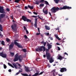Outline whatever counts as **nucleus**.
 Returning <instances> with one entry per match:
<instances>
[{"label": "nucleus", "mask_w": 76, "mask_h": 76, "mask_svg": "<svg viewBox=\"0 0 76 76\" xmlns=\"http://www.w3.org/2000/svg\"><path fill=\"white\" fill-rule=\"evenodd\" d=\"M36 51H37V52L39 51V48L36 49Z\"/></svg>", "instance_id": "58836bf2"}, {"label": "nucleus", "mask_w": 76, "mask_h": 76, "mask_svg": "<svg viewBox=\"0 0 76 76\" xmlns=\"http://www.w3.org/2000/svg\"><path fill=\"white\" fill-rule=\"evenodd\" d=\"M42 47L43 49V52H44L45 51V47L44 46H42Z\"/></svg>", "instance_id": "c85d7f7f"}, {"label": "nucleus", "mask_w": 76, "mask_h": 76, "mask_svg": "<svg viewBox=\"0 0 76 76\" xmlns=\"http://www.w3.org/2000/svg\"><path fill=\"white\" fill-rule=\"evenodd\" d=\"M44 6V4H40L39 5V7H43Z\"/></svg>", "instance_id": "f704fd0d"}, {"label": "nucleus", "mask_w": 76, "mask_h": 76, "mask_svg": "<svg viewBox=\"0 0 76 76\" xmlns=\"http://www.w3.org/2000/svg\"><path fill=\"white\" fill-rule=\"evenodd\" d=\"M11 28L12 29L13 31L16 30V24L14 23L13 25H12L11 26Z\"/></svg>", "instance_id": "6e6552de"}, {"label": "nucleus", "mask_w": 76, "mask_h": 76, "mask_svg": "<svg viewBox=\"0 0 76 76\" xmlns=\"http://www.w3.org/2000/svg\"><path fill=\"white\" fill-rule=\"evenodd\" d=\"M45 4H46V5H49V3L47 1H45Z\"/></svg>", "instance_id": "7c9ffc66"}, {"label": "nucleus", "mask_w": 76, "mask_h": 76, "mask_svg": "<svg viewBox=\"0 0 76 76\" xmlns=\"http://www.w3.org/2000/svg\"><path fill=\"white\" fill-rule=\"evenodd\" d=\"M26 32L27 34H29V32H28V31L27 30H26Z\"/></svg>", "instance_id": "6e6d98bb"}, {"label": "nucleus", "mask_w": 76, "mask_h": 76, "mask_svg": "<svg viewBox=\"0 0 76 76\" xmlns=\"http://www.w3.org/2000/svg\"><path fill=\"white\" fill-rule=\"evenodd\" d=\"M22 19H23V20H24V21L25 22H26V21L27 18H26V17H25V16L23 15L22 16Z\"/></svg>", "instance_id": "f8f14e48"}, {"label": "nucleus", "mask_w": 76, "mask_h": 76, "mask_svg": "<svg viewBox=\"0 0 76 76\" xmlns=\"http://www.w3.org/2000/svg\"><path fill=\"white\" fill-rule=\"evenodd\" d=\"M60 71L61 73H63V72H64L67 71V69L66 68H61L60 70Z\"/></svg>", "instance_id": "1a4fd4ad"}, {"label": "nucleus", "mask_w": 76, "mask_h": 76, "mask_svg": "<svg viewBox=\"0 0 76 76\" xmlns=\"http://www.w3.org/2000/svg\"><path fill=\"white\" fill-rule=\"evenodd\" d=\"M23 28H24V30H26H26H27V29H26V28L25 26H23Z\"/></svg>", "instance_id": "c03bdc74"}, {"label": "nucleus", "mask_w": 76, "mask_h": 76, "mask_svg": "<svg viewBox=\"0 0 76 76\" xmlns=\"http://www.w3.org/2000/svg\"><path fill=\"white\" fill-rule=\"evenodd\" d=\"M26 21L27 22H31V20H29L28 18H27Z\"/></svg>", "instance_id": "a878e982"}, {"label": "nucleus", "mask_w": 76, "mask_h": 76, "mask_svg": "<svg viewBox=\"0 0 76 76\" xmlns=\"http://www.w3.org/2000/svg\"><path fill=\"white\" fill-rule=\"evenodd\" d=\"M6 16V15L4 14H1L0 15V18H4V17H5V16Z\"/></svg>", "instance_id": "dca6fc26"}, {"label": "nucleus", "mask_w": 76, "mask_h": 76, "mask_svg": "<svg viewBox=\"0 0 76 76\" xmlns=\"http://www.w3.org/2000/svg\"><path fill=\"white\" fill-rule=\"evenodd\" d=\"M54 1H55L56 3L57 4L58 3V1H60V0H54Z\"/></svg>", "instance_id": "c756f323"}, {"label": "nucleus", "mask_w": 76, "mask_h": 76, "mask_svg": "<svg viewBox=\"0 0 76 76\" xmlns=\"http://www.w3.org/2000/svg\"><path fill=\"white\" fill-rule=\"evenodd\" d=\"M11 18L13 20V15H12L11 16Z\"/></svg>", "instance_id": "4d7b16f0"}, {"label": "nucleus", "mask_w": 76, "mask_h": 76, "mask_svg": "<svg viewBox=\"0 0 76 76\" xmlns=\"http://www.w3.org/2000/svg\"><path fill=\"white\" fill-rule=\"evenodd\" d=\"M8 72H12V70H11V69H10L8 70Z\"/></svg>", "instance_id": "bf43d9fd"}, {"label": "nucleus", "mask_w": 76, "mask_h": 76, "mask_svg": "<svg viewBox=\"0 0 76 76\" xmlns=\"http://www.w3.org/2000/svg\"><path fill=\"white\" fill-rule=\"evenodd\" d=\"M45 42H44L42 41L41 42V44H43Z\"/></svg>", "instance_id": "69168bd1"}, {"label": "nucleus", "mask_w": 76, "mask_h": 76, "mask_svg": "<svg viewBox=\"0 0 76 76\" xmlns=\"http://www.w3.org/2000/svg\"><path fill=\"white\" fill-rule=\"evenodd\" d=\"M0 31H3V28L2 27L0 28Z\"/></svg>", "instance_id": "3c124183"}, {"label": "nucleus", "mask_w": 76, "mask_h": 76, "mask_svg": "<svg viewBox=\"0 0 76 76\" xmlns=\"http://www.w3.org/2000/svg\"><path fill=\"white\" fill-rule=\"evenodd\" d=\"M49 38H50V40H53V38L51 37H49Z\"/></svg>", "instance_id": "e2e57ef3"}, {"label": "nucleus", "mask_w": 76, "mask_h": 76, "mask_svg": "<svg viewBox=\"0 0 76 76\" xmlns=\"http://www.w3.org/2000/svg\"><path fill=\"white\" fill-rule=\"evenodd\" d=\"M63 58L61 56L59 55V56H58V57L57 59L58 60H60L61 61L62 60H63Z\"/></svg>", "instance_id": "ddd939ff"}, {"label": "nucleus", "mask_w": 76, "mask_h": 76, "mask_svg": "<svg viewBox=\"0 0 76 76\" xmlns=\"http://www.w3.org/2000/svg\"><path fill=\"white\" fill-rule=\"evenodd\" d=\"M33 13L34 14V15H38V13L35 12H33Z\"/></svg>", "instance_id": "a18cd8bd"}, {"label": "nucleus", "mask_w": 76, "mask_h": 76, "mask_svg": "<svg viewBox=\"0 0 76 76\" xmlns=\"http://www.w3.org/2000/svg\"><path fill=\"white\" fill-rule=\"evenodd\" d=\"M47 66H48V67L49 68H50V64H48V65H47Z\"/></svg>", "instance_id": "09e8293b"}, {"label": "nucleus", "mask_w": 76, "mask_h": 76, "mask_svg": "<svg viewBox=\"0 0 76 76\" xmlns=\"http://www.w3.org/2000/svg\"><path fill=\"white\" fill-rule=\"evenodd\" d=\"M58 74V73H57V72H54V73H53V76H56V75Z\"/></svg>", "instance_id": "393cba45"}, {"label": "nucleus", "mask_w": 76, "mask_h": 76, "mask_svg": "<svg viewBox=\"0 0 76 76\" xmlns=\"http://www.w3.org/2000/svg\"><path fill=\"white\" fill-rule=\"evenodd\" d=\"M21 75H22V76H28V74H27L26 73L23 74L22 73H21Z\"/></svg>", "instance_id": "b1692460"}, {"label": "nucleus", "mask_w": 76, "mask_h": 76, "mask_svg": "<svg viewBox=\"0 0 76 76\" xmlns=\"http://www.w3.org/2000/svg\"><path fill=\"white\" fill-rule=\"evenodd\" d=\"M37 17H38L39 18V19H41V20H42V19L41 18H40V17H39V15H38V16H37Z\"/></svg>", "instance_id": "864d4df0"}, {"label": "nucleus", "mask_w": 76, "mask_h": 76, "mask_svg": "<svg viewBox=\"0 0 76 76\" xmlns=\"http://www.w3.org/2000/svg\"><path fill=\"white\" fill-rule=\"evenodd\" d=\"M10 40L8 38H6V41L7 42H10Z\"/></svg>", "instance_id": "473e14b6"}, {"label": "nucleus", "mask_w": 76, "mask_h": 76, "mask_svg": "<svg viewBox=\"0 0 76 76\" xmlns=\"http://www.w3.org/2000/svg\"><path fill=\"white\" fill-rule=\"evenodd\" d=\"M46 44H47V42H45L43 43V45H44V47H45V45H46Z\"/></svg>", "instance_id": "79ce46f5"}, {"label": "nucleus", "mask_w": 76, "mask_h": 76, "mask_svg": "<svg viewBox=\"0 0 76 76\" xmlns=\"http://www.w3.org/2000/svg\"><path fill=\"white\" fill-rule=\"evenodd\" d=\"M57 48H58V51H60L61 50V49H60V47L57 46Z\"/></svg>", "instance_id": "a19ab883"}, {"label": "nucleus", "mask_w": 76, "mask_h": 76, "mask_svg": "<svg viewBox=\"0 0 76 76\" xmlns=\"http://www.w3.org/2000/svg\"><path fill=\"white\" fill-rule=\"evenodd\" d=\"M43 57H44V58H45V57H46V55H45V54H44L43 55Z\"/></svg>", "instance_id": "0e129e2a"}, {"label": "nucleus", "mask_w": 76, "mask_h": 76, "mask_svg": "<svg viewBox=\"0 0 76 76\" xmlns=\"http://www.w3.org/2000/svg\"><path fill=\"white\" fill-rule=\"evenodd\" d=\"M24 38L26 39H27L28 38V37H27V36H26V35H25L24 36Z\"/></svg>", "instance_id": "8fccbe9b"}, {"label": "nucleus", "mask_w": 76, "mask_h": 76, "mask_svg": "<svg viewBox=\"0 0 76 76\" xmlns=\"http://www.w3.org/2000/svg\"><path fill=\"white\" fill-rule=\"evenodd\" d=\"M71 7H69L67 6H64L63 7H61L59 8L58 7H52L50 10V11L52 13H56L57 11L60 10H65L66 9H71Z\"/></svg>", "instance_id": "f257e3e1"}, {"label": "nucleus", "mask_w": 76, "mask_h": 76, "mask_svg": "<svg viewBox=\"0 0 76 76\" xmlns=\"http://www.w3.org/2000/svg\"><path fill=\"white\" fill-rule=\"evenodd\" d=\"M55 36L56 38H57H57H58V35H55Z\"/></svg>", "instance_id": "37998d69"}, {"label": "nucleus", "mask_w": 76, "mask_h": 76, "mask_svg": "<svg viewBox=\"0 0 76 76\" xmlns=\"http://www.w3.org/2000/svg\"><path fill=\"white\" fill-rule=\"evenodd\" d=\"M45 29H46V30H50V27L48 26H47V25H45Z\"/></svg>", "instance_id": "2eb2a0df"}, {"label": "nucleus", "mask_w": 76, "mask_h": 76, "mask_svg": "<svg viewBox=\"0 0 76 76\" xmlns=\"http://www.w3.org/2000/svg\"><path fill=\"white\" fill-rule=\"evenodd\" d=\"M12 65L14 66L15 69H17V65L15 63H13L12 64Z\"/></svg>", "instance_id": "a211bd4d"}, {"label": "nucleus", "mask_w": 76, "mask_h": 76, "mask_svg": "<svg viewBox=\"0 0 76 76\" xmlns=\"http://www.w3.org/2000/svg\"><path fill=\"white\" fill-rule=\"evenodd\" d=\"M47 46L48 47V48L49 49H50V48H52V45H49Z\"/></svg>", "instance_id": "aec40b11"}, {"label": "nucleus", "mask_w": 76, "mask_h": 76, "mask_svg": "<svg viewBox=\"0 0 76 76\" xmlns=\"http://www.w3.org/2000/svg\"><path fill=\"white\" fill-rule=\"evenodd\" d=\"M32 17L33 18H37V16H35L34 15H33L32 16Z\"/></svg>", "instance_id": "13d9d810"}, {"label": "nucleus", "mask_w": 76, "mask_h": 76, "mask_svg": "<svg viewBox=\"0 0 76 76\" xmlns=\"http://www.w3.org/2000/svg\"><path fill=\"white\" fill-rule=\"evenodd\" d=\"M46 35H47L48 36V35H49V33H46Z\"/></svg>", "instance_id": "680f3d73"}, {"label": "nucleus", "mask_w": 76, "mask_h": 76, "mask_svg": "<svg viewBox=\"0 0 76 76\" xmlns=\"http://www.w3.org/2000/svg\"><path fill=\"white\" fill-rule=\"evenodd\" d=\"M18 72L19 73H22V69L21 70H19Z\"/></svg>", "instance_id": "603ef678"}, {"label": "nucleus", "mask_w": 76, "mask_h": 76, "mask_svg": "<svg viewBox=\"0 0 76 76\" xmlns=\"http://www.w3.org/2000/svg\"><path fill=\"white\" fill-rule=\"evenodd\" d=\"M18 53H17L15 56V58L14 59V61H18L19 60V61L20 62H22V60H23V58L22 57V56H18Z\"/></svg>", "instance_id": "f03ea898"}, {"label": "nucleus", "mask_w": 76, "mask_h": 76, "mask_svg": "<svg viewBox=\"0 0 76 76\" xmlns=\"http://www.w3.org/2000/svg\"><path fill=\"white\" fill-rule=\"evenodd\" d=\"M44 73V72H42L39 74V72H38L37 73H35L34 75H32V76H39V75H42V73Z\"/></svg>", "instance_id": "0eeeda50"}, {"label": "nucleus", "mask_w": 76, "mask_h": 76, "mask_svg": "<svg viewBox=\"0 0 76 76\" xmlns=\"http://www.w3.org/2000/svg\"><path fill=\"white\" fill-rule=\"evenodd\" d=\"M6 10L8 11V12H9L10 11V9L8 8L6 9Z\"/></svg>", "instance_id": "de8ad7c7"}, {"label": "nucleus", "mask_w": 76, "mask_h": 76, "mask_svg": "<svg viewBox=\"0 0 76 76\" xmlns=\"http://www.w3.org/2000/svg\"><path fill=\"white\" fill-rule=\"evenodd\" d=\"M56 72V70L55 69H54L52 71V72H53V73H56V72Z\"/></svg>", "instance_id": "49530a36"}, {"label": "nucleus", "mask_w": 76, "mask_h": 76, "mask_svg": "<svg viewBox=\"0 0 76 76\" xmlns=\"http://www.w3.org/2000/svg\"><path fill=\"white\" fill-rule=\"evenodd\" d=\"M43 12L45 14V15H47V14H48V11L47 10H46L45 11L44 10H43Z\"/></svg>", "instance_id": "f3484780"}, {"label": "nucleus", "mask_w": 76, "mask_h": 76, "mask_svg": "<svg viewBox=\"0 0 76 76\" xmlns=\"http://www.w3.org/2000/svg\"><path fill=\"white\" fill-rule=\"evenodd\" d=\"M40 34V32H39V33H36V35H39Z\"/></svg>", "instance_id": "5fc2aeb1"}, {"label": "nucleus", "mask_w": 76, "mask_h": 76, "mask_svg": "<svg viewBox=\"0 0 76 76\" xmlns=\"http://www.w3.org/2000/svg\"><path fill=\"white\" fill-rule=\"evenodd\" d=\"M18 42V40H14V44L15 45H16L18 48H23V47L22 46V45H20L18 43V42Z\"/></svg>", "instance_id": "7ed1b4c3"}, {"label": "nucleus", "mask_w": 76, "mask_h": 76, "mask_svg": "<svg viewBox=\"0 0 76 76\" xmlns=\"http://www.w3.org/2000/svg\"><path fill=\"white\" fill-rule=\"evenodd\" d=\"M10 54L12 56V57H13L14 55H15V53H14L11 52H10Z\"/></svg>", "instance_id": "bb28decb"}, {"label": "nucleus", "mask_w": 76, "mask_h": 76, "mask_svg": "<svg viewBox=\"0 0 76 76\" xmlns=\"http://www.w3.org/2000/svg\"><path fill=\"white\" fill-rule=\"evenodd\" d=\"M39 51H42V46H41L39 48Z\"/></svg>", "instance_id": "cd10ccee"}, {"label": "nucleus", "mask_w": 76, "mask_h": 76, "mask_svg": "<svg viewBox=\"0 0 76 76\" xmlns=\"http://www.w3.org/2000/svg\"><path fill=\"white\" fill-rule=\"evenodd\" d=\"M20 0H15V3H19V1H20Z\"/></svg>", "instance_id": "72a5a7b5"}, {"label": "nucleus", "mask_w": 76, "mask_h": 76, "mask_svg": "<svg viewBox=\"0 0 76 76\" xmlns=\"http://www.w3.org/2000/svg\"><path fill=\"white\" fill-rule=\"evenodd\" d=\"M44 0H41L39 3H44Z\"/></svg>", "instance_id": "4c0bfd02"}, {"label": "nucleus", "mask_w": 76, "mask_h": 76, "mask_svg": "<svg viewBox=\"0 0 76 76\" xmlns=\"http://www.w3.org/2000/svg\"><path fill=\"white\" fill-rule=\"evenodd\" d=\"M24 8L26 9H28V7L27 6H25Z\"/></svg>", "instance_id": "052dcab7"}, {"label": "nucleus", "mask_w": 76, "mask_h": 76, "mask_svg": "<svg viewBox=\"0 0 76 76\" xmlns=\"http://www.w3.org/2000/svg\"><path fill=\"white\" fill-rule=\"evenodd\" d=\"M34 3L35 4H37V5H38V4H39V1L36 0L35 2H34Z\"/></svg>", "instance_id": "6ab92c4d"}, {"label": "nucleus", "mask_w": 76, "mask_h": 76, "mask_svg": "<svg viewBox=\"0 0 76 76\" xmlns=\"http://www.w3.org/2000/svg\"><path fill=\"white\" fill-rule=\"evenodd\" d=\"M56 44V45H60V44L58 43H57Z\"/></svg>", "instance_id": "774afa93"}, {"label": "nucleus", "mask_w": 76, "mask_h": 76, "mask_svg": "<svg viewBox=\"0 0 76 76\" xmlns=\"http://www.w3.org/2000/svg\"><path fill=\"white\" fill-rule=\"evenodd\" d=\"M23 51L24 52V53H26V49H23Z\"/></svg>", "instance_id": "e433bc0d"}, {"label": "nucleus", "mask_w": 76, "mask_h": 76, "mask_svg": "<svg viewBox=\"0 0 76 76\" xmlns=\"http://www.w3.org/2000/svg\"><path fill=\"white\" fill-rule=\"evenodd\" d=\"M38 19L36 18L35 19V23H37V20Z\"/></svg>", "instance_id": "ea45409f"}, {"label": "nucleus", "mask_w": 76, "mask_h": 76, "mask_svg": "<svg viewBox=\"0 0 76 76\" xmlns=\"http://www.w3.org/2000/svg\"><path fill=\"white\" fill-rule=\"evenodd\" d=\"M1 44L3 46L5 45V42H4V41H1Z\"/></svg>", "instance_id": "5701e85b"}, {"label": "nucleus", "mask_w": 76, "mask_h": 76, "mask_svg": "<svg viewBox=\"0 0 76 76\" xmlns=\"http://www.w3.org/2000/svg\"><path fill=\"white\" fill-rule=\"evenodd\" d=\"M0 56L3 57V58H6L7 57V55L6 54L3 53V52H0Z\"/></svg>", "instance_id": "423d86ee"}, {"label": "nucleus", "mask_w": 76, "mask_h": 76, "mask_svg": "<svg viewBox=\"0 0 76 76\" xmlns=\"http://www.w3.org/2000/svg\"><path fill=\"white\" fill-rule=\"evenodd\" d=\"M14 46V43H13V42L11 43V44H10V45L9 46V50H10V49H12V48H13Z\"/></svg>", "instance_id": "9b49d317"}, {"label": "nucleus", "mask_w": 76, "mask_h": 76, "mask_svg": "<svg viewBox=\"0 0 76 76\" xmlns=\"http://www.w3.org/2000/svg\"><path fill=\"white\" fill-rule=\"evenodd\" d=\"M3 66L4 69H6V68H7V66H6V65H5V64H4Z\"/></svg>", "instance_id": "c9c22d12"}, {"label": "nucleus", "mask_w": 76, "mask_h": 76, "mask_svg": "<svg viewBox=\"0 0 76 76\" xmlns=\"http://www.w3.org/2000/svg\"><path fill=\"white\" fill-rule=\"evenodd\" d=\"M34 26L36 28H37V23H35V24H34Z\"/></svg>", "instance_id": "2f4dec72"}, {"label": "nucleus", "mask_w": 76, "mask_h": 76, "mask_svg": "<svg viewBox=\"0 0 76 76\" xmlns=\"http://www.w3.org/2000/svg\"><path fill=\"white\" fill-rule=\"evenodd\" d=\"M8 64L9 66H10V67H12V68H14V67L12 65V64H10L9 63H8Z\"/></svg>", "instance_id": "4be33fe9"}, {"label": "nucleus", "mask_w": 76, "mask_h": 76, "mask_svg": "<svg viewBox=\"0 0 76 76\" xmlns=\"http://www.w3.org/2000/svg\"><path fill=\"white\" fill-rule=\"evenodd\" d=\"M28 7L30 9H34V7L33 6H31L30 5H28Z\"/></svg>", "instance_id": "412c9836"}, {"label": "nucleus", "mask_w": 76, "mask_h": 76, "mask_svg": "<svg viewBox=\"0 0 76 76\" xmlns=\"http://www.w3.org/2000/svg\"><path fill=\"white\" fill-rule=\"evenodd\" d=\"M25 71L26 72H29L31 71V70L29 69V67H25Z\"/></svg>", "instance_id": "4468645a"}, {"label": "nucleus", "mask_w": 76, "mask_h": 76, "mask_svg": "<svg viewBox=\"0 0 76 76\" xmlns=\"http://www.w3.org/2000/svg\"><path fill=\"white\" fill-rule=\"evenodd\" d=\"M49 49L48 48V49H46V57L47 58H49V57H51V54L50 53H48V51H49Z\"/></svg>", "instance_id": "20e7f679"}, {"label": "nucleus", "mask_w": 76, "mask_h": 76, "mask_svg": "<svg viewBox=\"0 0 76 76\" xmlns=\"http://www.w3.org/2000/svg\"><path fill=\"white\" fill-rule=\"evenodd\" d=\"M64 54L65 55H67V56H68V54L67 53H66V52H65L64 53Z\"/></svg>", "instance_id": "338daca9"}, {"label": "nucleus", "mask_w": 76, "mask_h": 76, "mask_svg": "<svg viewBox=\"0 0 76 76\" xmlns=\"http://www.w3.org/2000/svg\"><path fill=\"white\" fill-rule=\"evenodd\" d=\"M4 8L3 7H0V13H6V12L4 11Z\"/></svg>", "instance_id": "39448f33"}, {"label": "nucleus", "mask_w": 76, "mask_h": 76, "mask_svg": "<svg viewBox=\"0 0 76 76\" xmlns=\"http://www.w3.org/2000/svg\"><path fill=\"white\" fill-rule=\"evenodd\" d=\"M47 60H49V62L50 63H52L54 61V60L53 59V58H51V57H49L48 58H47Z\"/></svg>", "instance_id": "9d476101"}]
</instances>
